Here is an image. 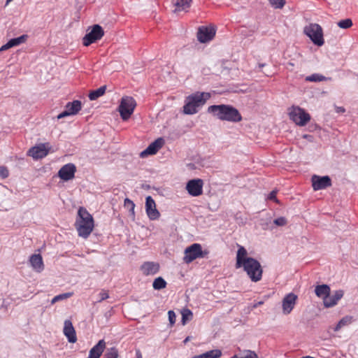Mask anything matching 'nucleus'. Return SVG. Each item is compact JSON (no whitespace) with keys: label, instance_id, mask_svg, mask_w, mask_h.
<instances>
[{"label":"nucleus","instance_id":"f257e3e1","mask_svg":"<svg viewBox=\"0 0 358 358\" xmlns=\"http://www.w3.org/2000/svg\"><path fill=\"white\" fill-rule=\"evenodd\" d=\"M235 268L246 273L252 282L262 280L263 268L258 260L250 256L245 248H239L236 256Z\"/></svg>","mask_w":358,"mask_h":358},{"label":"nucleus","instance_id":"f03ea898","mask_svg":"<svg viewBox=\"0 0 358 358\" xmlns=\"http://www.w3.org/2000/svg\"><path fill=\"white\" fill-rule=\"evenodd\" d=\"M207 112L221 121L236 123L243 119L238 110L229 104L211 105Z\"/></svg>","mask_w":358,"mask_h":358},{"label":"nucleus","instance_id":"7ed1b4c3","mask_svg":"<svg viewBox=\"0 0 358 358\" xmlns=\"http://www.w3.org/2000/svg\"><path fill=\"white\" fill-rule=\"evenodd\" d=\"M210 96L211 95L209 92L199 91L186 96L185 104L182 107L183 113L186 115H194L197 113L199 108L206 104Z\"/></svg>","mask_w":358,"mask_h":358},{"label":"nucleus","instance_id":"20e7f679","mask_svg":"<svg viewBox=\"0 0 358 358\" xmlns=\"http://www.w3.org/2000/svg\"><path fill=\"white\" fill-rule=\"evenodd\" d=\"M94 219L92 215L84 207H80L75 222V227L78 236L87 238L94 229Z\"/></svg>","mask_w":358,"mask_h":358},{"label":"nucleus","instance_id":"39448f33","mask_svg":"<svg viewBox=\"0 0 358 358\" xmlns=\"http://www.w3.org/2000/svg\"><path fill=\"white\" fill-rule=\"evenodd\" d=\"M303 32L310 38L314 44L318 46H322L324 44L322 29L318 24H309L304 27Z\"/></svg>","mask_w":358,"mask_h":358},{"label":"nucleus","instance_id":"423d86ee","mask_svg":"<svg viewBox=\"0 0 358 358\" xmlns=\"http://www.w3.org/2000/svg\"><path fill=\"white\" fill-rule=\"evenodd\" d=\"M136 106V102L132 96L122 97L118 107V111L123 120H127L133 114Z\"/></svg>","mask_w":358,"mask_h":358},{"label":"nucleus","instance_id":"0eeeda50","mask_svg":"<svg viewBox=\"0 0 358 358\" xmlns=\"http://www.w3.org/2000/svg\"><path fill=\"white\" fill-rule=\"evenodd\" d=\"M288 114L289 119L301 127L305 126L310 120L309 113L299 106H292Z\"/></svg>","mask_w":358,"mask_h":358},{"label":"nucleus","instance_id":"6e6552de","mask_svg":"<svg viewBox=\"0 0 358 358\" xmlns=\"http://www.w3.org/2000/svg\"><path fill=\"white\" fill-rule=\"evenodd\" d=\"M90 31L83 38L84 46H89L91 44L100 40L104 36V31L99 24H94L89 27Z\"/></svg>","mask_w":358,"mask_h":358},{"label":"nucleus","instance_id":"1a4fd4ad","mask_svg":"<svg viewBox=\"0 0 358 358\" xmlns=\"http://www.w3.org/2000/svg\"><path fill=\"white\" fill-rule=\"evenodd\" d=\"M203 181L196 178L189 180L186 185V190L192 196H199L203 194Z\"/></svg>","mask_w":358,"mask_h":358},{"label":"nucleus","instance_id":"9d476101","mask_svg":"<svg viewBox=\"0 0 358 358\" xmlns=\"http://www.w3.org/2000/svg\"><path fill=\"white\" fill-rule=\"evenodd\" d=\"M208 254L207 250H201V248H186L183 260L185 263L189 264L199 257H204Z\"/></svg>","mask_w":358,"mask_h":358},{"label":"nucleus","instance_id":"9b49d317","mask_svg":"<svg viewBox=\"0 0 358 358\" xmlns=\"http://www.w3.org/2000/svg\"><path fill=\"white\" fill-rule=\"evenodd\" d=\"M49 150L50 147L48 143H41L31 148L27 152V155L34 159H42L48 155Z\"/></svg>","mask_w":358,"mask_h":358},{"label":"nucleus","instance_id":"f8f14e48","mask_svg":"<svg viewBox=\"0 0 358 358\" xmlns=\"http://www.w3.org/2000/svg\"><path fill=\"white\" fill-rule=\"evenodd\" d=\"M81 108L82 103L79 100L68 102L65 106V110L57 115V119L59 120L67 116L76 115Z\"/></svg>","mask_w":358,"mask_h":358},{"label":"nucleus","instance_id":"ddd939ff","mask_svg":"<svg viewBox=\"0 0 358 358\" xmlns=\"http://www.w3.org/2000/svg\"><path fill=\"white\" fill-rule=\"evenodd\" d=\"M312 186L315 191L324 189L331 186V180L329 176H319L314 175L311 178Z\"/></svg>","mask_w":358,"mask_h":358},{"label":"nucleus","instance_id":"4468645a","mask_svg":"<svg viewBox=\"0 0 358 358\" xmlns=\"http://www.w3.org/2000/svg\"><path fill=\"white\" fill-rule=\"evenodd\" d=\"M76 166L73 163H69L63 166L58 171V176L64 181H69L75 178Z\"/></svg>","mask_w":358,"mask_h":358},{"label":"nucleus","instance_id":"2eb2a0df","mask_svg":"<svg viewBox=\"0 0 358 358\" xmlns=\"http://www.w3.org/2000/svg\"><path fill=\"white\" fill-rule=\"evenodd\" d=\"M145 211L151 220H156L160 217V213L156 208L155 201L151 196H148L145 199Z\"/></svg>","mask_w":358,"mask_h":358},{"label":"nucleus","instance_id":"dca6fc26","mask_svg":"<svg viewBox=\"0 0 358 358\" xmlns=\"http://www.w3.org/2000/svg\"><path fill=\"white\" fill-rule=\"evenodd\" d=\"M297 296L294 293H289L285 295L282 301V312L285 315L289 314L294 309L296 301Z\"/></svg>","mask_w":358,"mask_h":358},{"label":"nucleus","instance_id":"f3484780","mask_svg":"<svg viewBox=\"0 0 358 358\" xmlns=\"http://www.w3.org/2000/svg\"><path fill=\"white\" fill-rule=\"evenodd\" d=\"M215 35V30L212 27H201L197 32L198 41L201 43H206L211 41Z\"/></svg>","mask_w":358,"mask_h":358},{"label":"nucleus","instance_id":"a211bd4d","mask_svg":"<svg viewBox=\"0 0 358 358\" xmlns=\"http://www.w3.org/2000/svg\"><path fill=\"white\" fill-rule=\"evenodd\" d=\"M164 144V140L162 138L156 139L154 142L151 143L145 150L141 152L140 156L145 157L148 155H152L156 154L159 150L162 147Z\"/></svg>","mask_w":358,"mask_h":358},{"label":"nucleus","instance_id":"6ab92c4d","mask_svg":"<svg viewBox=\"0 0 358 358\" xmlns=\"http://www.w3.org/2000/svg\"><path fill=\"white\" fill-rule=\"evenodd\" d=\"M159 264L154 262H145L141 266V271L144 275H153L159 271Z\"/></svg>","mask_w":358,"mask_h":358},{"label":"nucleus","instance_id":"aec40b11","mask_svg":"<svg viewBox=\"0 0 358 358\" xmlns=\"http://www.w3.org/2000/svg\"><path fill=\"white\" fill-rule=\"evenodd\" d=\"M344 292L343 290H336L333 295H329L324 299V306L326 308H331L336 306L338 301L343 296Z\"/></svg>","mask_w":358,"mask_h":358},{"label":"nucleus","instance_id":"412c9836","mask_svg":"<svg viewBox=\"0 0 358 358\" xmlns=\"http://www.w3.org/2000/svg\"><path fill=\"white\" fill-rule=\"evenodd\" d=\"M64 334L68 338L69 342L72 343H74L76 342L77 337H76V331L72 324V322L69 320H66L64 322Z\"/></svg>","mask_w":358,"mask_h":358},{"label":"nucleus","instance_id":"4be33fe9","mask_svg":"<svg viewBox=\"0 0 358 358\" xmlns=\"http://www.w3.org/2000/svg\"><path fill=\"white\" fill-rule=\"evenodd\" d=\"M29 263L32 268L38 273L44 269L43 258L40 254L32 255L29 258Z\"/></svg>","mask_w":358,"mask_h":358},{"label":"nucleus","instance_id":"5701e85b","mask_svg":"<svg viewBox=\"0 0 358 358\" xmlns=\"http://www.w3.org/2000/svg\"><path fill=\"white\" fill-rule=\"evenodd\" d=\"M106 348V343L100 340L90 350L88 358H99Z\"/></svg>","mask_w":358,"mask_h":358},{"label":"nucleus","instance_id":"b1692460","mask_svg":"<svg viewBox=\"0 0 358 358\" xmlns=\"http://www.w3.org/2000/svg\"><path fill=\"white\" fill-rule=\"evenodd\" d=\"M192 0H178L174 6L176 7L175 12L185 11L187 12L191 6Z\"/></svg>","mask_w":358,"mask_h":358},{"label":"nucleus","instance_id":"393cba45","mask_svg":"<svg viewBox=\"0 0 358 358\" xmlns=\"http://www.w3.org/2000/svg\"><path fill=\"white\" fill-rule=\"evenodd\" d=\"M331 292V289L327 285H321L315 287V293L317 296L322 298L323 299L325 297H327Z\"/></svg>","mask_w":358,"mask_h":358},{"label":"nucleus","instance_id":"a878e982","mask_svg":"<svg viewBox=\"0 0 358 358\" xmlns=\"http://www.w3.org/2000/svg\"><path fill=\"white\" fill-rule=\"evenodd\" d=\"M222 356V351L218 349L208 351L201 355H195L192 358H220Z\"/></svg>","mask_w":358,"mask_h":358},{"label":"nucleus","instance_id":"bb28decb","mask_svg":"<svg viewBox=\"0 0 358 358\" xmlns=\"http://www.w3.org/2000/svg\"><path fill=\"white\" fill-rule=\"evenodd\" d=\"M106 90V85H103L99 88L90 92L88 97L91 101H94L103 96Z\"/></svg>","mask_w":358,"mask_h":358},{"label":"nucleus","instance_id":"cd10ccee","mask_svg":"<svg viewBox=\"0 0 358 358\" xmlns=\"http://www.w3.org/2000/svg\"><path fill=\"white\" fill-rule=\"evenodd\" d=\"M353 321V317L350 315L343 317L334 327V331H338L342 327L350 324Z\"/></svg>","mask_w":358,"mask_h":358},{"label":"nucleus","instance_id":"c85d7f7f","mask_svg":"<svg viewBox=\"0 0 358 358\" xmlns=\"http://www.w3.org/2000/svg\"><path fill=\"white\" fill-rule=\"evenodd\" d=\"M331 78L325 77L321 74L319 73H313L311 74L306 78V80L308 82H321V81H325V80H330Z\"/></svg>","mask_w":358,"mask_h":358},{"label":"nucleus","instance_id":"c756f323","mask_svg":"<svg viewBox=\"0 0 358 358\" xmlns=\"http://www.w3.org/2000/svg\"><path fill=\"white\" fill-rule=\"evenodd\" d=\"M166 285L167 283L163 278L158 277L154 280L152 287L154 289L159 290L165 288Z\"/></svg>","mask_w":358,"mask_h":358},{"label":"nucleus","instance_id":"7c9ffc66","mask_svg":"<svg viewBox=\"0 0 358 358\" xmlns=\"http://www.w3.org/2000/svg\"><path fill=\"white\" fill-rule=\"evenodd\" d=\"M181 315H182V324L183 325L186 324V323L188 322V321H190L192 320V317H193V313L192 312L188 309V308H184L182 311H181Z\"/></svg>","mask_w":358,"mask_h":358},{"label":"nucleus","instance_id":"2f4dec72","mask_svg":"<svg viewBox=\"0 0 358 358\" xmlns=\"http://www.w3.org/2000/svg\"><path fill=\"white\" fill-rule=\"evenodd\" d=\"M124 206L127 208L133 219L135 218V203L129 199L126 198L124 201Z\"/></svg>","mask_w":358,"mask_h":358},{"label":"nucleus","instance_id":"473e14b6","mask_svg":"<svg viewBox=\"0 0 358 358\" xmlns=\"http://www.w3.org/2000/svg\"><path fill=\"white\" fill-rule=\"evenodd\" d=\"M28 38L27 34H23L19 37L12 38L9 40L12 47L19 45L22 43H24Z\"/></svg>","mask_w":358,"mask_h":358},{"label":"nucleus","instance_id":"72a5a7b5","mask_svg":"<svg viewBox=\"0 0 358 358\" xmlns=\"http://www.w3.org/2000/svg\"><path fill=\"white\" fill-rule=\"evenodd\" d=\"M118 356V350L116 348L113 347L107 349L103 355V358H117Z\"/></svg>","mask_w":358,"mask_h":358},{"label":"nucleus","instance_id":"f704fd0d","mask_svg":"<svg viewBox=\"0 0 358 358\" xmlns=\"http://www.w3.org/2000/svg\"><path fill=\"white\" fill-rule=\"evenodd\" d=\"M73 294V292H67V293H64V294L57 295L52 299L51 303L55 304V303H57L59 301H63V300L67 299L70 298L71 296H72Z\"/></svg>","mask_w":358,"mask_h":358},{"label":"nucleus","instance_id":"c9c22d12","mask_svg":"<svg viewBox=\"0 0 358 358\" xmlns=\"http://www.w3.org/2000/svg\"><path fill=\"white\" fill-rule=\"evenodd\" d=\"M337 24L341 29H348L352 26V21L351 19L347 18L340 20Z\"/></svg>","mask_w":358,"mask_h":358},{"label":"nucleus","instance_id":"e433bc0d","mask_svg":"<svg viewBox=\"0 0 358 358\" xmlns=\"http://www.w3.org/2000/svg\"><path fill=\"white\" fill-rule=\"evenodd\" d=\"M270 4L272 6V7L275 8H282L285 4V0H268Z\"/></svg>","mask_w":358,"mask_h":358},{"label":"nucleus","instance_id":"4c0bfd02","mask_svg":"<svg viewBox=\"0 0 358 358\" xmlns=\"http://www.w3.org/2000/svg\"><path fill=\"white\" fill-rule=\"evenodd\" d=\"M239 358H259V357L255 352L247 350L243 352V356Z\"/></svg>","mask_w":358,"mask_h":358},{"label":"nucleus","instance_id":"58836bf2","mask_svg":"<svg viewBox=\"0 0 358 358\" xmlns=\"http://www.w3.org/2000/svg\"><path fill=\"white\" fill-rule=\"evenodd\" d=\"M9 176V171L6 166H0V177L2 179H5L8 178Z\"/></svg>","mask_w":358,"mask_h":358},{"label":"nucleus","instance_id":"ea45409f","mask_svg":"<svg viewBox=\"0 0 358 358\" xmlns=\"http://www.w3.org/2000/svg\"><path fill=\"white\" fill-rule=\"evenodd\" d=\"M287 222V220L284 217H280L273 220V223L277 226H285Z\"/></svg>","mask_w":358,"mask_h":358},{"label":"nucleus","instance_id":"a19ab883","mask_svg":"<svg viewBox=\"0 0 358 358\" xmlns=\"http://www.w3.org/2000/svg\"><path fill=\"white\" fill-rule=\"evenodd\" d=\"M169 320L171 325H173L176 320V315L173 310H169L168 312Z\"/></svg>","mask_w":358,"mask_h":358},{"label":"nucleus","instance_id":"79ce46f5","mask_svg":"<svg viewBox=\"0 0 358 358\" xmlns=\"http://www.w3.org/2000/svg\"><path fill=\"white\" fill-rule=\"evenodd\" d=\"M99 296V299L98 300V302H101L102 301L107 299L109 297L108 292L104 289L101 291Z\"/></svg>","mask_w":358,"mask_h":358},{"label":"nucleus","instance_id":"37998d69","mask_svg":"<svg viewBox=\"0 0 358 358\" xmlns=\"http://www.w3.org/2000/svg\"><path fill=\"white\" fill-rule=\"evenodd\" d=\"M276 194H277V192H276L275 190H273V191H271V192L268 194V196H267V199H268V200H273V201H274L275 202L278 203V199H277V197H276Z\"/></svg>","mask_w":358,"mask_h":358},{"label":"nucleus","instance_id":"c03bdc74","mask_svg":"<svg viewBox=\"0 0 358 358\" xmlns=\"http://www.w3.org/2000/svg\"><path fill=\"white\" fill-rule=\"evenodd\" d=\"M12 48V45L10 43V41H8L6 44L3 45L1 48H0V52H3L4 50H6L9 48Z\"/></svg>","mask_w":358,"mask_h":358},{"label":"nucleus","instance_id":"a18cd8bd","mask_svg":"<svg viewBox=\"0 0 358 358\" xmlns=\"http://www.w3.org/2000/svg\"><path fill=\"white\" fill-rule=\"evenodd\" d=\"M136 358H143L141 352L139 349L136 350Z\"/></svg>","mask_w":358,"mask_h":358},{"label":"nucleus","instance_id":"49530a36","mask_svg":"<svg viewBox=\"0 0 358 358\" xmlns=\"http://www.w3.org/2000/svg\"><path fill=\"white\" fill-rule=\"evenodd\" d=\"M263 303H264V302H263V301H259L258 303H255V304L253 306V307H254V308H257V307H258V306H259L262 305Z\"/></svg>","mask_w":358,"mask_h":358},{"label":"nucleus","instance_id":"de8ad7c7","mask_svg":"<svg viewBox=\"0 0 358 358\" xmlns=\"http://www.w3.org/2000/svg\"><path fill=\"white\" fill-rule=\"evenodd\" d=\"M338 112H342V113H344L345 111V108H343V107H339L338 108V110H337Z\"/></svg>","mask_w":358,"mask_h":358},{"label":"nucleus","instance_id":"09e8293b","mask_svg":"<svg viewBox=\"0 0 358 358\" xmlns=\"http://www.w3.org/2000/svg\"><path fill=\"white\" fill-rule=\"evenodd\" d=\"M262 229H268L267 224L264 225V224H262Z\"/></svg>","mask_w":358,"mask_h":358},{"label":"nucleus","instance_id":"8fccbe9b","mask_svg":"<svg viewBox=\"0 0 358 358\" xmlns=\"http://www.w3.org/2000/svg\"><path fill=\"white\" fill-rule=\"evenodd\" d=\"M258 66H259V68H262V67H264V66H265V64H261V63H259V64H258Z\"/></svg>","mask_w":358,"mask_h":358},{"label":"nucleus","instance_id":"3c124183","mask_svg":"<svg viewBox=\"0 0 358 358\" xmlns=\"http://www.w3.org/2000/svg\"><path fill=\"white\" fill-rule=\"evenodd\" d=\"M190 246H201V245L199 243H193Z\"/></svg>","mask_w":358,"mask_h":358},{"label":"nucleus","instance_id":"603ef678","mask_svg":"<svg viewBox=\"0 0 358 358\" xmlns=\"http://www.w3.org/2000/svg\"><path fill=\"white\" fill-rule=\"evenodd\" d=\"M13 0H6V4L8 5L10 1H12Z\"/></svg>","mask_w":358,"mask_h":358},{"label":"nucleus","instance_id":"864d4df0","mask_svg":"<svg viewBox=\"0 0 358 358\" xmlns=\"http://www.w3.org/2000/svg\"><path fill=\"white\" fill-rule=\"evenodd\" d=\"M186 341H188V338H187L185 340V342H186Z\"/></svg>","mask_w":358,"mask_h":358}]
</instances>
